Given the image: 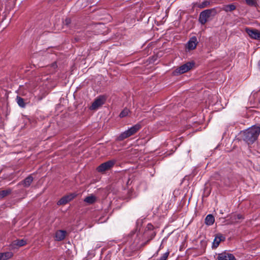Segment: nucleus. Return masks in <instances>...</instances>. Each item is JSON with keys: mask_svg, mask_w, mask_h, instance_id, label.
<instances>
[{"mask_svg": "<svg viewBox=\"0 0 260 260\" xmlns=\"http://www.w3.org/2000/svg\"><path fill=\"white\" fill-rule=\"evenodd\" d=\"M243 218L242 215L240 214H235L232 217V220L233 222H238L240 220Z\"/></svg>", "mask_w": 260, "mask_h": 260, "instance_id": "nucleus-20", "label": "nucleus"}, {"mask_svg": "<svg viewBox=\"0 0 260 260\" xmlns=\"http://www.w3.org/2000/svg\"><path fill=\"white\" fill-rule=\"evenodd\" d=\"M11 192V189L3 190L0 191V199H3L4 197L9 195Z\"/></svg>", "mask_w": 260, "mask_h": 260, "instance_id": "nucleus-21", "label": "nucleus"}, {"mask_svg": "<svg viewBox=\"0 0 260 260\" xmlns=\"http://www.w3.org/2000/svg\"><path fill=\"white\" fill-rule=\"evenodd\" d=\"M141 128V125L139 124H137L130 128L125 131L123 133H121L118 137L119 141H122L129 137L134 135Z\"/></svg>", "mask_w": 260, "mask_h": 260, "instance_id": "nucleus-2", "label": "nucleus"}, {"mask_svg": "<svg viewBox=\"0 0 260 260\" xmlns=\"http://www.w3.org/2000/svg\"><path fill=\"white\" fill-rule=\"evenodd\" d=\"M218 260H236L235 257L233 254L228 252H222L218 254L217 256Z\"/></svg>", "mask_w": 260, "mask_h": 260, "instance_id": "nucleus-9", "label": "nucleus"}, {"mask_svg": "<svg viewBox=\"0 0 260 260\" xmlns=\"http://www.w3.org/2000/svg\"><path fill=\"white\" fill-rule=\"evenodd\" d=\"M26 244V241L23 239L16 240L13 242V245L18 247H21L25 245Z\"/></svg>", "mask_w": 260, "mask_h": 260, "instance_id": "nucleus-15", "label": "nucleus"}, {"mask_svg": "<svg viewBox=\"0 0 260 260\" xmlns=\"http://www.w3.org/2000/svg\"><path fill=\"white\" fill-rule=\"evenodd\" d=\"M210 5V2L207 0H205L201 4H200L199 6V7L200 8H204Z\"/></svg>", "mask_w": 260, "mask_h": 260, "instance_id": "nucleus-23", "label": "nucleus"}, {"mask_svg": "<svg viewBox=\"0 0 260 260\" xmlns=\"http://www.w3.org/2000/svg\"><path fill=\"white\" fill-rule=\"evenodd\" d=\"M212 10L207 9L202 12L200 14L199 21L202 24H204L207 21L208 18L210 17Z\"/></svg>", "mask_w": 260, "mask_h": 260, "instance_id": "nucleus-6", "label": "nucleus"}, {"mask_svg": "<svg viewBox=\"0 0 260 260\" xmlns=\"http://www.w3.org/2000/svg\"><path fill=\"white\" fill-rule=\"evenodd\" d=\"M222 236L221 235H218L215 237L214 241L213 242V246L216 248L219 245L220 242L222 240Z\"/></svg>", "mask_w": 260, "mask_h": 260, "instance_id": "nucleus-17", "label": "nucleus"}, {"mask_svg": "<svg viewBox=\"0 0 260 260\" xmlns=\"http://www.w3.org/2000/svg\"><path fill=\"white\" fill-rule=\"evenodd\" d=\"M71 23V20L69 18H67L63 22V23L66 24V25H68L70 23Z\"/></svg>", "mask_w": 260, "mask_h": 260, "instance_id": "nucleus-26", "label": "nucleus"}, {"mask_svg": "<svg viewBox=\"0 0 260 260\" xmlns=\"http://www.w3.org/2000/svg\"><path fill=\"white\" fill-rule=\"evenodd\" d=\"M129 112H130V111L128 109L125 108L120 113L119 117L120 118L125 117L128 115Z\"/></svg>", "mask_w": 260, "mask_h": 260, "instance_id": "nucleus-22", "label": "nucleus"}, {"mask_svg": "<svg viewBox=\"0 0 260 260\" xmlns=\"http://www.w3.org/2000/svg\"><path fill=\"white\" fill-rule=\"evenodd\" d=\"M77 194L75 193H70L62 197L58 202V205H64L74 199Z\"/></svg>", "mask_w": 260, "mask_h": 260, "instance_id": "nucleus-7", "label": "nucleus"}, {"mask_svg": "<svg viewBox=\"0 0 260 260\" xmlns=\"http://www.w3.org/2000/svg\"><path fill=\"white\" fill-rule=\"evenodd\" d=\"M214 216L211 214H209L206 216L205 222L208 225H211L214 223Z\"/></svg>", "mask_w": 260, "mask_h": 260, "instance_id": "nucleus-14", "label": "nucleus"}, {"mask_svg": "<svg viewBox=\"0 0 260 260\" xmlns=\"http://www.w3.org/2000/svg\"><path fill=\"white\" fill-rule=\"evenodd\" d=\"M33 181V178L31 176H29L26 178L22 182V184L25 187L29 186Z\"/></svg>", "mask_w": 260, "mask_h": 260, "instance_id": "nucleus-16", "label": "nucleus"}, {"mask_svg": "<svg viewBox=\"0 0 260 260\" xmlns=\"http://www.w3.org/2000/svg\"><path fill=\"white\" fill-rule=\"evenodd\" d=\"M105 102V98L104 96H100L96 98L93 102L90 107V109L95 110L102 106Z\"/></svg>", "mask_w": 260, "mask_h": 260, "instance_id": "nucleus-8", "label": "nucleus"}, {"mask_svg": "<svg viewBox=\"0 0 260 260\" xmlns=\"http://www.w3.org/2000/svg\"><path fill=\"white\" fill-rule=\"evenodd\" d=\"M115 160H110L100 165L96 169L98 172L104 173L111 169L114 165Z\"/></svg>", "mask_w": 260, "mask_h": 260, "instance_id": "nucleus-4", "label": "nucleus"}, {"mask_svg": "<svg viewBox=\"0 0 260 260\" xmlns=\"http://www.w3.org/2000/svg\"><path fill=\"white\" fill-rule=\"evenodd\" d=\"M245 31L252 39L260 40V30L257 29L246 28Z\"/></svg>", "mask_w": 260, "mask_h": 260, "instance_id": "nucleus-5", "label": "nucleus"}, {"mask_svg": "<svg viewBox=\"0 0 260 260\" xmlns=\"http://www.w3.org/2000/svg\"><path fill=\"white\" fill-rule=\"evenodd\" d=\"M193 65V64L191 62H187L175 70L173 72V74L175 76H177L178 75L185 73L190 70Z\"/></svg>", "mask_w": 260, "mask_h": 260, "instance_id": "nucleus-3", "label": "nucleus"}, {"mask_svg": "<svg viewBox=\"0 0 260 260\" xmlns=\"http://www.w3.org/2000/svg\"><path fill=\"white\" fill-rule=\"evenodd\" d=\"M13 255V253L10 251L0 252V260H8L11 258Z\"/></svg>", "mask_w": 260, "mask_h": 260, "instance_id": "nucleus-12", "label": "nucleus"}, {"mask_svg": "<svg viewBox=\"0 0 260 260\" xmlns=\"http://www.w3.org/2000/svg\"><path fill=\"white\" fill-rule=\"evenodd\" d=\"M258 66H259V67L260 68V60H259V62H258Z\"/></svg>", "mask_w": 260, "mask_h": 260, "instance_id": "nucleus-27", "label": "nucleus"}, {"mask_svg": "<svg viewBox=\"0 0 260 260\" xmlns=\"http://www.w3.org/2000/svg\"><path fill=\"white\" fill-rule=\"evenodd\" d=\"M96 199L97 198L93 194H90V196L86 197L84 199V201L87 203L88 204H92L95 202Z\"/></svg>", "mask_w": 260, "mask_h": 260, "instance_id": "nucleus-13", "label": "nucleus"}, {"mask_svg": "<svg viewBox=\"0 0 260 260\" xmlns=\"http://www.w3.org/2000/svg\"><path fill=\"white\" fill-rule=\"evenodd\" d=\"M169 252H167L164 253L163 255L160 258L157 259V260H167V259L168 258V257L169 256Z\"/></svg>", "mask_w": 260, "mask_h": 260, "instance_id": "nucleus-24", "label": "nucleus"}, {"mask_svg": "<svg viewBox=\"0 0 260 260\" xmlns=\"http://www.w3.org/2000/svg\"><path fill=\"white\" fill-rule=\"evenodd\" d=\"M236 6L234 4H230L224 6L222 9L223 11L228 12L234 11L236 9Z\"/></svg>", "mask_w": 260, "mask_h": 260, "instance_id": "nucleus-18", "label": "nucleus"}, {"mask_svg": "<svg viewBox=\"0 0 260 260\" xmlns=\"http://www.w3.org/2000/svg\"><path fill=\"white\" fill-rule=\"evenodd\" d=\"M67 236V232L64 230H58L55 233V240L60 241L64 239Z\"/></svg>", "mask_w": 260, "mask_h": 260, "instance_id": "nucleus-10", "label": "nucleus"}, {"mask_svg": "<svg viewBox=\"0 0 260 260\" xmlns=\"http://www.w3.org/2000/svg\"><path fill=\"white\" fill-rule=\"evenodd\" d=\"M246 3L247 4L250 6H253L255 4L254 0H246Z\"/></svg>", "mask_w": 260, "mask_h": 260, "instance_id": "nucleus-25", "label": "nucleus"}, {"mask_svg": "<svg viewBox=\"0 0 260 260\" xmlns=\"http://www.w3.org/2000/svg\"><path fill=\"white\" fill-rule=\"evenodd\" d=\"M16 101L18 105L21 108H24L25 107V104L24 100L21 97L17 96L16 98Z\"/></svg>", "mask_w": 260, "mask_h": 260, "instance_id": "nucleus-19", "label": "nucleus"}, {"mask_svg": "<svg viewBox=\"0 0 260 260\" xmlns=\"http://www.w3.org/2000/svg\"><path fill=\"white\" fill-rule=\"evenodd\" d=\"M243 139L248 144L253 143L260 134V127L253 125L243 132Z\"/></svg>", "mask_w": 260, "mask_h": 260, "instance_id": "nucleus-1", "label": "nucleus"}, {"mask_svg": "<svg viewBox=\"0 0 260 260\" xmlns=\"http://www.w3.org/2000/svg\"><path fill=\"white\" fill-rule=\"evenodd\" d=\"M197 45V38L195 37H192L187 43V48L188 50H193L196 48Z\"/></svg>", "mask_w": 260, "mask_h": 260, "instance_id": "nucleus-11", "label": "nucleus"}]
</instances>
